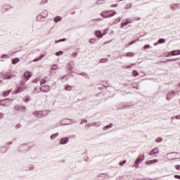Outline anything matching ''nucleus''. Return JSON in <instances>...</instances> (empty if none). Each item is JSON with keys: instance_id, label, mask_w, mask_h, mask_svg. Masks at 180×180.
I'll list each match as a JSON object with an SVG mask.
<instances>
[{"instance_id": "603ef678", "label": "nucleus", "mask_w": 180, "mask_h": 180, "mask_svg": "<svg viewBox=\"0 0 180 180\" xmlns=\"http://www.w3.org/2000/svg\"><path fill=\"white\" fill-rule=\"evenodd\" d=\"M103 176H105V174H101L99 175V177H101V178H102V177H103Z\"/></svg>"}, {"instance_id": "a878e982", "label": "nucleus", "mask_w": 180, "mask_h": 180, "mask_svg": "<svg viewBox=\"0 0 180 180\" xmlns=\"http://www.w3.org/2000/svg\"><path fill=\"white\" fill-rule=\"evenodd\" d=\"M18 91H20V92H23V91H25V88L23 87H18Z\"/></svg>"}, {"instance_id": "0eeeda50", "label": "nucleus", "mask_w": 180, "mask_h": 180, "mask_svg": "<svg viewBox=\"0 0 180 180\" xmlns=\"http://www.w3.org/2000/svg\"><path fill=\"white\" fill-rule=\"evenodd\" d=\"M33 115L35 116V117H41L43 116V112L42 111H35V112H34Z\"/></svg>"}, {"instance_id": "9b49d317", "label": "nucleus", "mask_w": 180, "mask_h": 180, "mask_svg": "<svg viewBox=\"0 0 180 180\" xmlns=\"http://www.w3.org/2000/svg\"><path fill=\"white\" fill-rule=\"evenodd\" d=\"M68 138H63L60 140V144H67V142L68 141Z\"/></svg>"}, {"instance_id": "4468645a", "label": "nucleus", "mask_w": 180, "mask_h": 180, "mask_svg": "<svg viewBox=\"0 0 180 180\" xmlns=\"http://www.w3.org/2000/svg\"><path fill=\"white\" fill-rule=\"evenodd\" d=\"M20 60L18 58H15L12 60V64H17V63H19Z\"/></svg>"}, {"instance_id": "c756f323", "label": "nucleus", "mask_w": 180, "mask_h": 180, "mask_svg": "<svg viewBox=\"0 0 180 180\" xmlns=\"http://www.w3.org/2000/svg\"><path fill=\"white\" fill-rule=\"evenodd\" d=\"M20 90L18 89L17 90H15V91L13 92V94H14V95H16V94H19Z\"/></svg>"}, {"instance_id": "dca6fc26", "label": "nucleus", "mask_w": 180, "mask_h": 180, "mask_svg": "<svg viewBox=\"0 0 180 180\" xmlns=\"http://www.w3.org/2000/svg\"><path fill=\"white\" fill-rule=\"evenodd\" d=\"M134 56V53L133 52H129L127 53V55L125 56L126 57H133Z\"/></svg>"}, {"instance_id": "4be33fe9", "label": "nucleus", "mask_w": 180, "mask_h": 180, "mask_svg": "<svg viewBox=\"0 0 180 180\" xmlns=\"http://www.w3.org/2000/svg\"><path fill=\"white\" fill-rule=\"evenodd\" d=\"M156 143H161L162 141V138H158L155 139Z\"/></svg>"}, {"instance_id": "7ed1b4c3", "label": "nucleus", "mask_w": 180, "mask_h": 180, "mask_svg": "<svg viewBox=\"0 0 180 180\" xmlns=\"http://www.w3.org/2000/svg\"><path fill=\"white\" fill-rule=\"evenodd\" d=\"M40 90L42 92H49L50 91V86L48 85H44L41 87Z\"/></svg>"}, {"instance_id": "49530a36", "label": "nucleus", "mask_w": 180, "mask_h": 180, "mask_svg": "<svg viewBox=\"0 0 180 180\" xmlns=\"http://www.w3.org/2000/svg\"><path fill=\"white\" fill-rule=\"evenodd\" d=\"M42 58H44V54L40 56L39 60H41Z\"/></svg>"}, {"instance_id": "864d4df0", "label": "nucleus", "mask_w": 180, "mask_h": 180, "mask_svg": "<svg viewBox=\"0 0 180 180\" xmlns=\"http://www.w3.org/2000/svg\"><path fill=\"white\" fill-rule=\"evenodd\" d=\"M53 135H54V137H58V133H56V134H53Z\"/></svg>"}, {"instance_id": "20e7f679", "label": "nucleus", "mask_w": 180, "mask_h": 180, "mask_svg": "<svg viewBox=\"0 0 180 180\" xmlns=\"http://www.w3.org/2000/svg\"><path fill=\"white\" fill-rule=\"evenodd\" d=\"M67 68L69 71H71L74 68V61H70L67 64Z\"/></svg>"}, {"instance_id": "a18cd8bd", "label": "nucleus", "mask_w": 180, "mask_h": 180, "mask_svg": "<svg viewBox=\"0 0 180 180\" xmlns=\"http://www.w3.org/2000/svg\"><path fill=\"white\" fill-rule=\"evenodd\" d=\"M116 6H117V4H112L111 5V8H116Z\"/></svg>"}, {"instance_id": "5701e85b", "label": "nucleus", "mask_w": 180, "mask_h": 180, "mask_svg": "<svg viewBox=\"0 0 180 180\" xmlns=\"http://www.w3.org/2000/svg\"><path fill=\"white\" fill-rule=\"evenodd\" d=\"M8 95H9V92L8 91H4L3 92V96H8Z\"/></svg>"}, {"instance_id": "c03bdc74", "label": "nucleus", "mask_w": 180, "mask_h": 180, "mask_svg": "<svg viewBox=\"0 0 180 180\" xmlns=\"http://www.w3.org/2000/svg\"><path fill=\"white\" fill-rule=\"evenodd\" d=\"M22 125H20V124H18L15 127L16 129H19L20 127H21Z\"/></svg>"}, {"instance_id": "bf43d9fd", "label": "nucleus", "mask_w": 180, "mask_h": 180, "mask_svg": "<svg viewBox=\"0 0 180 180\" xmlns=\"http://www.w3.org/2000/svg\"><path fill=\"white\" fill-rule=\"evenodd\" d=\"M8 55H3L2 58H4V57H7Z\"/></svg>"}, {"instance_id": "ddd939ff", "label": "nucleus", "mask_w": 180, "mask_h": 180, "mask_svg": "<svg viewBox=\"0 0 180 180\" xmlns=\"http://www.w3.org/2000/svg\"><path fill=\"white\" fill-rule=\"evenodd\" d=\"M68 119H64L60 121L61 124H68Z\"/></svg>"}, {"instance_id": "09e8293b", "label": "nucleus", "mask_w": 180, "mask_h": 180, "mask_svg": "<svg viewBox=\"0 0 180 180\" xmlns=\"http://www.w3.org/2000/svg\"><path fill=\"white\" fill-rule=\"evenodd\" d=\"M87 122H88V121L84 120V121H82V122H81L80 124H82V123H87Z\"/></svg>"}, {"instance_id": "9d476101", "label": "nucleus", "mask_w": 180, "mask_h": 180, "mask_svg": "<svg viewBox=\"0 0 180 180\" xmlns=\"http://www.w3.org/2000/svg\"><path fill=\"white\" fill-rule=\"evenodd\" d=\"M24 77L26 78V79H29V78L32 77V75L30 74V72L27 71L24 73Z\"/></svg>"}, {"instance_id": "39448f33", "label": "nucleus", "mask_w": 180, "mask_h": 180, "mask_svg": "<svg viewBox=\"0 0 180 180\" xmlns=\"http://www.w3.org/2000/svg\"><path fill=\"white\" fill-rule=\"evenodd\" d=\"M4 78L6 79H11V78H13L15 77L13 75H11V73H5L3 75Z\"/></svg>"}, {"instance_id": "aec40b11", "label": "nucleus", "mask_w": 180, "mask_h": 180, "mask_svg": "<svg viewBox=\"0 0 180 180\" xmlns=\"http://www.w3.org/2000/svg\"><path fill=\"white\" fill-rule=\"evenodd\" d=\"M158 43H159V44H162V43H165V39H160L158 40Z\"/></svg>"}, {"instance_id": "a211bd4d", "label": "nucleus", "mask_w": 180, "mask_h": 180, "mask_svg": "<svg viewBox=\"0 0 180 180\" xmlns=\"http://www.w3.org/2000/svg\"><path fill=\"white\" fill-rule=\"evenodd\" d=\"M132 75H133V77H137V75H139V73H138L137 71L134 70V71L132 72Z\"/></svg>"}, {"instance_id": "7c9ffc66", "label": "nucleus", "mask_w": 180, "mask_h": 180, "mask_svg": "<svg viewBox=\"0 0 180 180\" xmlns=\"http://www.w3.org/2000/svg\"><path fill=\"white\" fill-rule=\"evenodd\" d=\"M103 13H105L104 11L101 13V16H102L103 18H108V15H105V14H103Z\"/></svg>"}, {"instance_id": "b1692460", "label": "nucleus", "mask_w": 180, "mask_h": 180, "mask_svg": "<svg viewBox=\"0 0 180 180\" xmlns=\"http://www.w3.org/2000/svg\"><path fill=\"white\" fill-rule=\"evenodd\" d=\"M139 41V39L134 40V41H131V42L128 44V46H131V44H134V43H136V41Z\"/></svg>"}, {"instance_id": "8fccbe9b", "label": "nucleus", "mask_w": 180, "mask_h": 180, "mask_svg": "<svg viewBox=\"0 0 180 180\" xmlns=\"http://www.w3.org/2000/svg\"><path fill=\"white\" fill-rule=\"evenodd\" d=\"M155 155V153H153V150H152L150 153V155Z\"/></svg>"}, {"instance_id": "4d7b16f0", "label": "nucleus", "mask_w": 180, "mask_h": 180, "mask_svg": "<svg viewBox=\"0 0 180 180\" xmlns=\"http://www.w3.org/2000/svg\"><path fill=\"white\" fill-rule=\"evenodd\" d=\"M7 92H8V94H11V92H12V90L10 89L8 91H7Z\"/></svg>"}, {"instance_id": "58836bf2", "label": "nucleus", "mask_w": 180, "mask_h": 180, "mask_svg": "<svg viewBox=\"0 0 180 180\" xmlns=\"http://www.w3.org/2000/svg\"><path fill=\"white\" fill-rule=\"evenodd\" d=\"M37 61H40V58L34 60V63H37Z\"/></svg>"}, {"instance_id": "bb28decb", "label": "nucleus", "mask_w": 180, "mask_h": 180, "mask_svg": "<svg viewBox=\"0 0 180 180\" xmlns=\"http://www.w3.org/2000/svg\"><path fill=\"white\" fill-rule=\"evenodd\" d=\"M105 127H106V129H110V128L113 127V124H110L109 125L106 126Z\"/></svg>"}, {"instance_id": "1a4fd4ad", "label": "nucleus", "mask_w": 180, "mask_h": 180, "mask_svg": "<svg viewBox=\"0 0 180 180\" xmlns=\"http://www.w3.org/2000/svg\"><path fill=\"white\" fill-rule=\"evenodd\" d=\"M95 34L96 36H97V37H99V38H102L103 37V34H102V32H101V30L96 31Z\"/></svg>"}, {"instance_id": "680f3d73", "label": "nucleus", "mask_w": 180, "mask_h": 180, "mask_svg": "<svg viewBox=\"0 0 180 180\" xmlns=\"http://www.w3.org/2000/svg\"><path fill=\"white\" fill-rule=\"evenodd\" d=\"M20 84L21 85H25V82H21Z\"/></svg>"}, {"instance_id": "f704fd0d", "label": "nucleus", "mask_w": 180, "mask_h": 180, "mask_svg": "<svg viewBox=\"0 0 180 180\" xmlns=\"http://www.w3.org/2000/svg\"><path fill=\"white\" fill-rule=\"evenodd\" d=\"M40 84H41V85H43V84H46V80L45 79L41 80Z\"/></svg>"}, {"instance_id": "0e129e2a", "label": "nucleus", "mask_w": 180, "mask_h": 180, "mask_svg": "<svg viewBox=\"0 0 180 180\" xmlns=\"http://www.w3.org/2000/svg\"><path fill=\"white\" fill-rule=\"evenodd\" d=\"M171 8H172V9H174V7H172V6H171Z\"/></svg>"}, {"instance_id": "338daca9", "label": "nucleus", "mask_w": 180, "mask_h": 180, "mask_svg": "<svg viewBox=\"0 0 180 180\" xmlns=\"http://www.w3.org/2000/svg\"><path fill=\"white\" fill-rule=\"evenodd\" d=\"M0 82H2V81H1V80H0Z\"/></svg>"}, {"instance_id": "72a5a7b5", "label": "nucleus", "mask_w": 180, "mask_h": 180, "mask_svg": "<svg viewBox=\"0 0 180 180\" xmlns=\"http://www.w3.org/2000/svg\"><path fill=\"white\" fill-rule=\"evenodd\" d=\"M43 4H47V0H42L41 1V5H43Z\"/></svg>"}, {"instance_id": "ea45409f", "label": "nucleus", "mask_w": 180, "mask_h": 180, "mask_svg": "<svg viewBox=\"0 0 180 180\" xmlns=\"http://www.w3.org/2000/svg\"><path fill=\"white\" fill-rule=\"evenodd\" d=\"M130 8V4H127L125 6V9H129Z\"/></svg>"}, {"instance_id": "f8f14e48", "label": "nucleus", "mask_w": 180, "mask_h": 180, "mask_svg": "<svg viewBox=\"0 0 180 180\" xmlns=\"http://www.w3.org/2000/svg\"><path fill=\"white\" fill-rule=\"evenodd\" d=\"M155 162H158V159H154L152 160H148L146 162V164L150 165V164H155Z\"/></svg>"}, {"instance_id": "f3484780", "label": "nucleus", "mask_w": 180, "mask_h": 180, "mask_svg": "<svg viewBox=\"0 0 180 180\" xmlns=\"http://www.w3.org/2000/svg\"><path fill=\"white\" fill-rule=\"evenodd\" d=\"M51 70H58V65L56 64L52 65Z\"/></svg>"}, {"instance_id": "423d86ee", "label": "nucleus", "mask_w": 180, "mask_h": 180, "mask_svg": "<svg viewBox=\"0 0 180 180\" xmlns=\"http://www.w3.org/2000/svg\"><path fill=\"white\" fill-rule=\"evenodd\" d=\"M169 54H172V56H179L180 55V50H177V51H172L171 52H169L168 53V56H169Z\"/></svg>"}, {"instance_id": "412c9836", "label": "nucleus", "mask_w": 180, "mask_h": 180, "mask_svg": "<svg viewBox=\"0 0 180 180\" xmlns=\"http://www.w3.org/2000/svg\"><path fill=\"white\" fill-rule=\"evenodd\" d=\"M153 154H158L160 153V150H158V148H155L153 150Z\"/></svg>"}, {"instance_id": "e433bc0d", "label": "nucleus", "mask_w": 180, "mask_h": 180, "mask_svg": "<svg viewBox=\"0 0 180 180\" xmlns=\"http://www.w3.org/2000/svg\"><path fill=\"white\" fill-rule=\"evenodd\" d=\"M176 179H180V175H174Z\"/></svg>"}, {"instance_id": "6e6552de", "label": "nucleus", "mask_w": 180, "mask_h": 180, "mask_svg": "<svg viewBox=\"0 0 180 180\" xmlns=\"http://www.w3.org/2000/svg\"><path fill=\"white\" fill-rule=\"evenodd\" d=\"M109 12H112L111 14H108V18H112V16H115V15H116V11H104V13H109Z\"/></svg>"}, {"instance_id": "69168bd1", "label": "nucleus", "mask_w": 180, "mask_h": 180, "mask_svg": "<svg viewBox=\"0 0 180 180\" xmlns=\"http://www.w3.org/2000/svg\"><path fill=\"white\" fill-rule=\"evenodd\" d=\"M167 99H168V96H167Z\"/></svg>"}, {"instance_id": "473e14b6", "label": "nucleus", "mask_w": 180, "mask_h": 180, "mask_svg": "<svg viewBox=\"0 0 180 180\" xmlns=\"http://www.w3.org/2000/svg\"><path fill=\"white\" fill-rule=\"evenodd\" d=\"M175 168H176V169H177L178 171H180V165H175Z\"/></svg>"}, {"instance_id": "5fc2aeb1", "label": "nucleus", "mask_w": 180, "mask_h": 180, "mask_svg": "<svg viewBox=\"0 0 180 180\" xmlns=\"http://www.w3.org/2000/svg\"><path fill=\"white\" fill-rule=\"evenodd\" d=\"M58 41H65V39H60V40H59Z\"/></svg>"}, {"instance_id": "4c0bfd02", "label": "nucleus", "mask_w": 180, "mask_h": 180, "mask_svg": "<svg viewBox=\"0 0 180 180\" xmlns=\"http://www.w3.org/2000/svg\"><path fill=\"white\" fill-rule=\"evenodd\" d=\"M72 57H77V56H78V53H73L72 54Z\"/></svg>"}, {"instance_id": "a19ab883", "label": "nucleus", "mask_w": 180, "mask_h": 180, "mask_svg": "<svg viewBox=\"0 0 180 180\" xmlns=\"http://www.w3.org/2000/svg\"><path fill=\"white\" fill-rule=\"evenodd\" d=\"M120 20H121L120 18L115 19V22H117V23H119V22H120Z\"/></svg>"}, {"instance_id": "e2e57ef3", "label": "nucleus", "mask_w": 180, "mask_h": 180, "mask_svg": "<svg viewBox=\"0 0 180 180\" xmlns=\"http://www.w3.org/2000/svg\"><path fill=\"white\" fill-rule=\"evenodd\" d=\"M98 2V4H102V3H101L99 1H97Z\"/></svg>"}, {"instance_id": "13d9d810", "label": "nucleus", "mask_w": 180, "mask_h": 180, "mask_svg": "<svg viewBox=\"0 0 180 180\" xmlns=\"http://www.w3.org/2000/svg\"><path fill=\"white\" fill-rule=\"evenodd\" d=\"M172 94H173V95H175V91H172Z\"/></svg>"}, {"instance_id": "cd10ccee", "label": "nucleus", "mask_w": 180, "mask_h": 180, "mask_svg": "<svg viewBox=\"0 0 180 180\" xmlns=\"http://www.w3.org/2000/svg\"><path fill=\"white\" fill-rule=\"evenodd\" d=\"M63 54V51H60L58 52H56V56H61Z\"/></svg>"}, {"instance_id": "37998d69", "label": "nucleus", "mask_w": 180, "mask_h": 180, "mask_svg": "<svg viewBox=\"0 0 180 180\" xmlns=\"http://www.w3.org/2000/svg\"><path fill=\"white\" fill-rule=\"evenodd\" d=\"M150 44H147L144 46V49H150Z\"/></svg>"}, {"instance_id": "052dcab7", "label": "nucleus", "mask_w": 180, "mask_h": 180, "mask_svg": "<svg viewBox=\"0 0 180 180\" xmlns=\"http://www.w3.org/2000/svg\"><path fill=\"white\" fill-rule=\"evenodd\" d=\"M25 101V102H27V101H29V98H26Z\"/></svg>"}, {"instance_id": "c9c22d12", "label": "nucleus", "mask_w": 180, "mask_h": 180, "mask_svg": "<svg viewBox=\"0 0 180 180\" xmlns=\"http://www.w3.org/2000/svg\"><path fill=\"white\" fill-rule=\"evenodd\" d=\"M124 164H126V160H123L122 162H120V165H124Z\"/></svg>"}, {"instance_id": "c85d7f7f", "label": "nucleus", "mask_w": 180, "mask_h": 180, "mask_svg": "<svg viewBox=\"0 0 180 180\" xmlns=\"http://www.w3.org/2000/svg\"><path fill=\"white\" fill-rule=\"evenodd\" d=\"M108 61V58H105V59H101L100 60V63H106Z\"/></svg>"}, {"instance_id": "393cba45", "label": "nucleus", "mask_w": 180, "mask_h": 180, "mask_svg": "<svg viewBox=\"0 0 180 180\" xmlns=\"http://www.w3.org/2000/svg\"><path fill=\"white\" fill-rule=\"evenodd\" d=\"M71 89H72V88L71 87V86H67L65 87V90L66 91H71Z\"/></svg>"}, {"instance_id": "f03ea898", "label": "nucleus", "mask_w": 180, "mask_h": 180, "mask_svg": "<svg viewBox=\"0 0 180 180\" xmlns=\"http://www.w3.org/2000/svg\"><path fill=\"white\" fill-rule=\"evenodd\" d=\"M143 160H144V155H141L139 158L136 159V160L135 161V168H139V165L140 164V162H141V161H143Z\"/></svg>"}, {"instance_id": "3c124183", "label": "nucleus", "mask_w": 180, "mask_h": 180, "mask_svg": "<svg viewBox=\"0 0 180 180\" xmlns=\"http://www.w3.org/2000/svg\"><path fill=\"white\" fill-rule=\"evenodd\" d=\"M175 118L177 119V120H179V119H180V115H176V116L175 117Z\"/></svg>"}, {"instance_id": "2eb2a0df", "label": "nucleus", "mask_w": 180, "mask_h": 180, "mask_svg": "<svg viewBox=\"0 0 180 180\" xmlns=\"http://www.w3.org/2000/svg\"><path fill=\"white\" fill-rule=\"evenodd\" d=\"M53 20L56 22V23H57V22H60V20H61V17L56 16L53 18Z\"/></svg>"}, {"instance_id": "2f4dec72", "label": "nucleus", "mask_w": 180, "mask_h": 180, "mask_svg": "<svg viewBox=\"0 0 180 180\" xmlns=\"http://www.w3.org/2000/svg\"><path fill=\"white\" fill-rule=\"evenodd\" d=\"M133 65H135V64H131V65H128V66H126V68L123 67V68H131V67H133Z\"/></svg>"}, {"instance_id": "79ce46f5", "label": "nucleus", "mask_w": 180, "mask_h": 180, "mask_svg": "<svg viewBox=\"0 0 180 180\" xmlns=\"http://www.w3.org/2000/svg\"><path fill=\"white\" fill-rule=\"evenodd\" d=\"M89 43H91V44L95 43V39H91V40L89 41Z\"/></svg>"}, {"instance_id": "6e6d98bb", "label": "nucleus", "mask_w": 180, "mask_h": 180, "mask_svg": "<svg viewBox=\"0 0 180 180\" xmlns=\"http://www.w3.org/2000/svg\"><path fill=\"white\" fill-rule=\"evenodd\" d=\"M167 61H175V59L167 60Z\"/></svg>"}, {"instance_id": "6ab92c4d", "label": "nucleus", "mask_w": 180, "mask_h": 180, "mask_svg": "<svg viewBox=\"0 0 180 180\" xmlns=\"http://www.w3.org/2000/svg\"><path fill=\"white\" fill-rule=\"evenodd\" d=\"M128 23H131V22H129V20H127V22L122 23V27L127 26Z\"/></svg>"}, {"instance_id": "de8ad7c7", "label": "nucleus", "mask_w": 180, "mask_h": 180, "mask_svg": "<svg viewBox=\"0 0 180 180\" xmlns=\"http://www.w3.org/2000/svg\"><path fill=\"white\" fill-rule=\"evenodd\" d=\"M56 138H55V136H54V134H53V135H51V140H54Z\"/></svg>"}, {"instance_id": "f257e3e1", "label": "nucleus", "mask_w": 180, "mask_h": 180, "mask_svg": "<svg viewBox=\"0 0 180 180\" xmlns=\"http://www.w3.org/2000/svg\"><path fill=\"white\" fill-rule=\"evenodd\" d=\"M168 160H176L178 158V153L174 152L173 153H169L167 155Z\"/></svg>"}]
</instances>
